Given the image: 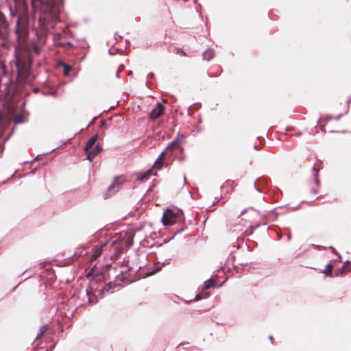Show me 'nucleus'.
<instances>
[{"mask_svg": "<svg viewBox=\"0 0 351 351\" xmlns=\"http://www.w3.org/2000/svg\"><path fill=\"white\" fill-rule=\"evenodd\" d=\"M322 165V161H319L317 164H315V165L313 167V171L314 173L315 176V180L316 183H318V172L319 169H322L321 167Z\"/></svg>", "mask_w": 351, "mask_h": 351, "instance_id": "obj_14", "label": "nucleus"}, {"mask_svg": "<svg viewBox=\"0 0 351 351\" xmlns=\"http://www.w3.org/2000/svg\"><path fill=\"white\" fill-rule=\"evenodd\" d=\"M106 246H107V244L105 243L100 246H96L94 248L93 253L92 256L90 260V263L95 261L98 257H99L101 255L104 248L106 247Z\"/></svg>", "mask_w": 351, "mask_h": 351, "instance_id": "obj_11", "label": "nucleus"}, {"mask_svg": "<svg viewBox=\"0 0 351 351\" xmlns=\"http://www.w3.org/2000/svg\"><path fill=\"white\" fill-rule=\"evenodd\" d=\"M16 12L19 13V16L14 32L17 36L19 44L21 45L25 43L29 35V25L27 6L24 3H19L16 6Z\"/></svg>", "mask_w": 351, "mask_h": 351, "instance_id": "obj_3", "label": "nucleus"}, {"mask_svg": "<svg viewBox=\"0 0 351 351\" xmlns=\"http://www.w3.org/2000/svg\"><path fill=\"white\" fill-rule=\"evenodd\" d=\"M183 136L178 134L176 138L167 147L166 152L171 154L172 152L180 147Z\"/></svg>", "mask_w": 351, "mask_h": 351, "instance_id": "obj_10", "label": "nucleus"}, {"mask_svg": "<svg viewBox=\"0 0 351 351\" xmlns=\"http://www.w3.org/2000/svg\"><path fill=\"white\" fill-rule=\"evenodd\" d=\"M208 295H209V294L208 292H202V293H199L196 295L194 300L198 301L202 298H206L208 297Z\"/></svg>", "mask_w": 351, "mask_h": 351, "instance_id": "obj_21", "label": "nucleus"}, {"mask_svg": "<svg viewBox=\"0 0 351 351\" xmlns=\"http://www.w3.org/2000/svg\"><path fill=\"white\" fill-rule=\"evenodd\" d=\"M332 268H333V266L332 264H328L326 266V268L323 271V273L326 276H329V277H331L332 276Z\"/></svg>", "mask_w": 351, "mask_h": 351, "instance_id": "obj_17", "label": "nucleus"}, {"mask_svg": "<svg viewBox=\"0 0 351 351\" xmlns=\"http://www.w3.org/2000/svg\"><path fill=\"white\" fill-rule=\"evenodd\" d=\"M347 269H346V265H343L341 268H340L339 269L335 271V276H342L344 275V274L347 271Z\"/></svg>", "mask_w": 351, "mask_h": 351, "instance_id": "obj_18", "label": "nucleus"}, {"mask_svg": "<svg viewBox=\"0 0 351 351\" xmlns=\"http://www.w3.org/2000/svg\"><path fill=\"white\" fill-rule=\"evenodd\" d=\"M215 56V52L213 49H207L203 53V58L205 60L209 61Z\"/></svg>", "mask_w": 351, "mask_h": 351, "instance_id": "obj_16", "label": "nucleus"}, {"mask_svg": "<svg viewBox=\"0 0 351 351\" xmlns=\"http://www.w3.org/2000/svg\"><path fill=\"white\" fill-rule=\"evenodd\" d=\"M97 140V135L92 136L87 142L84 152L86 154V159L89 161H92L93 159L101 151V147L97 144L95 145Z\"/></svg>", "mask_w": 351, "mask_h": 351, "instance_id": "obj_4", "label": "nucleus"}, {"mask_svg": "<svg viewBox=\"0 0 351 351\" xmlns=\"http://www.w3.org/2000/svg\"><path fill=\"white\" fill-rule=\"evenodd\" d=\"M1 67H2V69H3L4 72H5V66L4 64H2V66H1Z\"/></svg>", "mask_w": 351, "mask_h": 351, "instance_id": "obj_29", "label": "nucleus"}, {"mask_svg": "<svg viewBox=\"0 0 351 351\" xmlns=\"http://www.w3.org/2000/svg\"><path fill=\"white\" fill-rule=\"evenodd\" d=\"M9 34V24L6 17L3 12L0 11V37L3 40L8 38Z\"/></svg>", "mask_w": 351, "mask_h": 351, "instance_id": "obj_7", "label": "nucleus"}, {"mask_svg": "<svg viewBox=\"0 0 351 351\" xmlns=\"http://www.w3.org/2000/svg\"><path fill=\"white\" fill-rule=\"evenodd\" d=\"M47 330V328L45 326H43L41 328V330H40V333L39 335H37V337L36 339H38L40 338L45 332V331Z\"/></svg>", "mask_w": 351, "mask_h": 351, "instance_id": "obj_25", "label": "nucleus"}, {"mask_svg": "<svg viewBox=\"0 0 351 351\" xmlns=\"http://www.w3.org/2000/svg\"><path fill=\"white\" fill-rule=\"evenodd\" d=\"M221 73V71L218 73H217L215 76H218Z\"/></svg>", "mask_w": 351, "mask_h": 351, "instance_id": "obj_30", "label": "nucleus"}, {"mask_svg": "<svg viewBox=\"0 0 351 351\" xmlns=\"http://www.w3.org/2000/svg\"><path fill=\"white\" fill-rule=\"evenodd\" d=\"M66 36V32L63 30L60 32L54 33L53 41L55 45L60 47H64L66 45L71 46L72 45L70 42H67L65 40Z\"/></svg>", "mask_w": 351, "mask_h": 351, "instance_id": "obj_8", "label": "nucleus"}, {"mask_svg": "<svg viewBox=\"0 0 351 351\" xmlns=\"http://www.w3.org/2000/svg\"><path fill=\"white\" fill-rule=\"evenodd\" d=\"M176 53L178 54H180L181 56H186V53L181 48H176Z\"/></svg>", "mask_w": 351, "mask_h": 351, "instance_id": "obj_24", "label": "nucleus"}, {"mask_svg": "<svg viewBox=\"0 0 351 351\" xmlns=\"http://www.w3.org/2000/svg\"><path fill=\"white\" fill-rule=\"evenodd\" d=\"M106 291L108 292L110 289H112V284L110 282H109L106 286Z\"/></svg>", "mask_w": 351, "mask_h": 351, "instance_id": "obj_26", "label": "nucleus"}, {"mask_svg": "<svg viewBox=\"0 0 351 351\" xmlns=\"http://www.w3.org/2000/svg\"><path fill=\"white\" fill-rule=\"evenodd\" d=\"M60 65H62L63 67L64 74L65 75H69L71 70V66L64 63H61Z\"/></svg>", "mask_w": 351, "mask_h": 351, "instance_id": "obj_20", "label": "nucleus"}, {"mask_svg": "<svg viewBox=\"0 0 351 351\" xmlns=\"http://www.w3.org/2000/svg\"><path fill=\"white\" fill-rule=\"evenodd\" d=\"M165 106L158 103L156 106V107L150 112L149 118L150 119L154 121L161 117L165 112Z\"/></svg>", "mask_w": 351, "mask_h": 351, "instance_id": "obj_9", "label": "nucleus"}, {"mask_svg": "<svg viewBox=\"0 0 351 351\" xmlns=\"http://www.w3.org/2000/svg\"><path fill=\"white\" fill-rule=\"evenodd\" d=\"M62 4V0H41V14L36 30L37 36L40 42H45L51 22L58 20Z\"/></svg>", "mask_w": 351, "mask_h": 351, "instance_id": "obj_2", "label": "nucleus"}, {"mask_svg": "<svg viewBox=\"0 0 351 351\" xmlns=\"http://www.w3.org/2000/svg\"><path fill=\"white\" fill-rule=\"evenodd\" d=\"M214 286H215V282L213 280H212L211 279H209L204 282V289L207 290Z\"/></svg>", "mask_w": 351, "mask_h": 351, "instance_id": "obj_19", "label": "nucleus"}, {"mask_svg": "<svg viewBox=\"0 0 351 351\" xmlns=\"http://www.w3.org/2000/svg\"><path fill=\"white\" fill-rule=\"evenodd\" d=\"M179 212V210L171 208L165 210L162 217V224L165 226L175 224L178 220Z\"/></svg>", "mask_w": 351, "mask_h": 351, "instance_id": "obj_5", "label": "nucleus"}, {"mask_svg": "<svg viewBox=\"0 0 351 351\" xmlns=\"http://www.w3.org/2000/svg\"><path fill=\"white\" fill-rule=\"evenodd\" d=\"M152 174V169H149L145 173L139 174L138 176V180H139L141 182L147 180Z\"/></svg>", "mask_w": 351, "mask_h": 351, "instance_id": "obj_15", "label": "nucleus"}, {"mask_svg": "<svg viewBox=\"0 0 351 351\" xmlns=\"http://www.w3.org/2000/svg\"><path fill=\"white\" fill-rule=\"evenodd\" d=\"M95 266L91 269V272L95 273Z\"/></svg>", "mask_w": 351, "mask_h": 351, "instance_id": "obj_28", "label": "nucleus"}, {"mask_svg": "<svg viewBox=\"0 0 351 351\" xmlns=\"http://www.w3.org/2000/svg\"><path fill=\"white\" fill-rule=\"evenodd\" d=\"M169 154V153L166 152V150L162 152L155 162L153 167L156 169H160L163 166V160H165V156Z\"/></svg>", "mask_w": 351, "mask_h": 351, "instance_id": "obj_13", "label": "nucleus"}, {"mask_svg": "<svg viewBox=\"0 0 351 351\" xmlns=\"http://www.w3.org/2000/svg\"><path fill=\"white\" fill-rule=\"evenodd\" d=\"M120 272H121V274H120V275L117 276V278L119 280L124 281V279L125 278V276L127 274V271H121Z\"/></svg>", "mask_w": 351, "mask_h": 351, "instance_id": "obj_23", "label": "nucleus"}, {"mask_svg": "<svg viewBox=\"0 0 351 351\" xmlns=\"http://www.w3.org/2000/svg\"><path fill=\"white\" fill-rule=\"evenodd\" d=\"M14 121L15 124H20V123H23L24 119H23V115L19 114L14 117Z\"/></svg>", "mask_w": 351, "mask_h": 351, "instance_id": "obj_22", "label": "nucleus"}, {"mask_svg": "<svg viewBox=\"0 0 351 351\" xmlns=\"http://www.w3.org/2000/svg\"><path fill=\"white\" fill-rule=\"evenodd\" d=\"M169 154V153L166 152V150L162 152L155 162L153 167L156 169H160L163 166V160H165V156Z\"/></svg>", "mask_w": 351, "mask_h": 351, "instance_id": "obj_12", "label": "nucleus"}, {"mask_svg": "<svg viewBox=\"0 0 351 351\" xmlns=\"http://www.w3.org/2000/svg\"><path fill=\"white\" fill-rule=\"evenodd\" d=\"M125 181V178L123 176H116L113 180L112 184L108 187L107 192L104 195L105 199L110 197L113 195L117 190L121 184Z\"/></svg>", "mask_w": 351, "mask_h": 351, "instance_id": "obj_6", "label": "nucleus"}, {"mask_svg": "<svg viewBox=\"0 0 351 351\" xmlns=\"http://www.w3.org/2000/svg\"><path fill=\"white\" fill-rule=\"evenodd\" d=\"M32 60L28 53L16 50L14 60L10 62V73L12 80L10 85L6 87V97L12 93L11 97L20 91L21 86L31 82L30 75ZM9 99V98H8Z\"/></svg>", "mask_w": 351, "mask_h": 351, "instance_id": "obj_1", "label": "nucleus"}, {"mask_svg": "<svg viewBox=\"0 0 351 351\" xmlns=\"http://www.w3.org/2000/svg\"><path fill=\"white\" fill-rule=\"evenodd\" d=\"M105 124V121L102 120L101 121V126H103Z\"/></svg>", "mask_w": 351, "mask_h": 351, "instance_id": "obj_27", "label": "nucleus"}]
</instances>
